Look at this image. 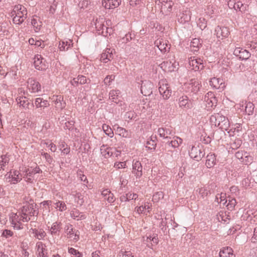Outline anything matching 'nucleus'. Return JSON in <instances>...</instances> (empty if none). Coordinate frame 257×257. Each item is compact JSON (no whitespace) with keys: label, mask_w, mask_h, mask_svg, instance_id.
<instances>
[{"label":"nucleus","mask_w":257,"mask_h":257,"mask_svg":"<svg viewBox=\"0 0 257 257\" xmlns=\"http://www.w3.org/2000/svg\"><path fill=\"white\" fill-rule=\"evenodd\" d=\"M210 120L212 124L219 127L222 130L227 131L229 128L230 123L228 118L220 113L212 114L210 116Z\"/></svg>","instance_id":"nucleus-1"},{"label":"nucleus","mask_w":257,"mask_h":257,"mask_svg":"<svg viewBox=\"0 0 257 257\" xmlns=\"http://www.w3.org/2000/svg\"><path fill=\"white\" fill-rule=\"evenodd\" d=\"M189 156L194 160L199 162L205 155L204 147L201 145H194L189 151Z\"/></svg>","instance_id":"nucleus-2"},{"label":"nucleus","mask_w":257,"mask_h":257,"mask_svg":"<svg viewBox=\"0 0 257 257\" xmlns=\"http://www.w3.org/2000/svg\"><path fill=\"white\" fill-rule=\"evenodd\" d=\"M34 65L38 70L44 71L49 67V64L47 60L41 55L37 54L34 58Z\"/></svg>","instance_id":"nucleus-3"},{"label":"nucleus","mask_w":257,"mask_h":257,"mask_svg":"<svg viewBox=\"0 0 257 257\" xmlns=\"http://www.w3.org/2000/svg\"><path fill=\"white\" fill-rule=\"evenodd\" d=\"M156 4L159 6L161 11L166 15L172 11L173 6L174 5L172 0H156Z\"/></svg>","instance_id":"nucleus-4"},{"label":"nucleus","mask_w":257,"mask_h":257,"mask_svg":"<svg viewBox=\"0 0 257 257\" xmlns=\"http://www.w3.org/2000/svg\"><path fill=\"white\" fill-rule=\"evenodd\" d=\"M159 91L161 95L165 99H168L171 96L172 89L169 84L166 83V80H161L159 81Z\"/></svg>","instance_id":"nucleus-5"},{"label":"nucleus","mask_w":257,"mask_h":257,"mask_svg":"<svg viewBox=\"0 0 257 257\" xmlns=\"http://www.w3.org/2000/svg\"><path fill=\"white\" fill-rule=\"evenodd\" d=\"M179 105L183 109H190L193 107V100L190 99L187 95H183L178 99Z\"/></svg>","instance_id":"nucleus-6"},{"label":"nucleus","mask_w":257,"mask_h":257,"mask_svg":"<svg viewBox=\"0 0 257 257\" xmlns=\"http://www.w3.org/2000/svg\"><path fill=\"white\" fill-rule=\"evenodd\" d=\"M229 34V29L227 27L217 26L215 29V35L218 39L223 40L227 38Z\"/></svg>","instance_id":"nucleus-7"},{"label":"nucleus","mask_w":257,"mask_h":257,"mask_svg":"<svg viewBox=\"0 0 257 257\" xmlns=\"http://www.w3.org/2000/svg\"><path fill=\"white\" fill-rule=\"evenodd\" d=\"M8 182L11 184H16L22 180V175L18 170H11L7 173Z\"/></svg>","instance_id":"nucleus-8"},{"label":"nucleus","mask_w":257,"mask_h":257,"mask_svg":"<svg viewBox=\"0 0 257 257\" xmlns=\"http://www.w3.org/2000/svg\"><path fill=\"white\" fill-rule=\"evenodd\" d=\"M28 88L32 93H37L41 91V85L35 78H29L27 80Z\"/></svg>","instance_id":"nucleus-9"},{"label":"nucleus","mask_w":257,"mask_h":257,"mask_svg":"<svg viewBox=\"0 0 257 257\" xmlns=\"http://www.w3.org/2000/svg\"><path fill=\"white\" fill-rule=\"evenodd\" d=\"M132 173L134 174L137 179H140L143 176V166L140 161L133 160Z\"/></svg>","instance_id":"nucleus-10"},{"label":"nucleus","mask_w":257,"mask_h":257,"mask_svg":"<svg viewBox=\"0 0 257 257\" xmlns=\"http://www.w3.org/2000/svg\"><path fill=\"white\" fill-rule=\"evenodd\" d=\"M96 30L98 34H101L104 36H107L108 30L109 28L104 25V21L102 19L96 20L95 24Z\"/></svg>","instance_id":"nucleus-11"},{"label":"nucleus","mask_w":257,"mask_h":257,"mask_svg":"<svg viewBox=\"0 0 257 257\" xmlns=\"http://www.w3.org/2000/svg\"><path fill=\"white\" fill-rule=\"evenodd\" d=\"M201 84L197 79H192L187 84V89L194 94L197 93L200 89Z\"/></svg>","instance_id":"nucleus-12"},{"label":"nucleus","mask_w":257,"mask_h":257,"mask_svg":"<svg viewBox=\"0 0 257 257\" xmlns=\"http://www.w3.org/2000/svg\"><path fill=\"white\" fill-rule=\"evenodd\" d=\"M113 130L115 131L116 135H118L123 138H130L131 137V132L130 131L119 126L117 124H115L113 126Z\"/></svg>","instance_id":"nucleus-13"},{"label":"nucleus","mask_w":257,"mask_h":257,"mask_svg":"<svg viewBox=\"0 0 257 257\" xmlns=\"http://www.w3.org/2000/svg\"><path fill=\"white\" fill-rule=\"evenodd\" d=\"M217 162L216 155L213 153H209L206 157L205 165L208 169L213 168Z\"/></svg>","instance_id":"nucleus-14"},{"label":"nucleus","mask_w":257,"mask_h":257,"mask_svg":"<svg viewBox=\"0 0 257 257\" xmlns=\"http://www.w3.org/2000/svg\"><path fill=\"white\" fill-rule=\"evenodd\" d=\"M21 212H24L31 218L32 217H37L38 212L37 210H34L33 205H24L20 209Z\"/></svg>","instance_id":"nucleus-15"},{"label":"nucleus","mask_w":257,"mask_h":257,"mask_svg":"<svg viewBox=\"0 0 257 257\" xmlns=\"http://www.w3.org/2000/svg\"><path fill=\"white\" fill-rule=\"evenodd\" d=\"M189 64L192 67L191 69L195 71L202 70L204 67L203 60L200 58L192 60L190 61Z\"/></svg>","instance_id":"nucleus-16"},{"label":"nucleus","mask_w":257,"mask_h":257,"mask_svg":"<svg viewBox=\"0 0 257 257\" xmlns=\"http://www.w3.org/2000/svg\"><path fill=\"white\" fill-rule=\"evenodd\" d=\"M155 44L162 53H165L170 51V45L163 39L157 40L155 42Z\"/></svg>","instance_id":"nucleus-17"},{"label":"nucleus","mask_w":257,"mask_h":257,"mask_svg":"<svg viewBox=\"0 0 257 257\" xmlns=\"http://www.w3.org/2000/svg\"><path fill=\"white\" fill-rule=\"evenodd\" d=\"M158 133L160 137L163 138L164 139H171L170 136H173L174 133L173 130L171 128L160 127L158 128Z\"/></svg>","instance_id":"nucleus-18"},{"label":"nucleus","mask_w":257,"mask_h":257,"mask_svg":"<svg viewBox=\"0 0 257 257\" xmlns=\"http://www.w3.org/2000/svg\"><path fill=\"white\" fill-rule=\"evenodd\" d=\"M191 20V12L189 10L183 11L178 15V21L180 24H184Z\"/></svg>","instance_id":"nucleus-19"},{"label":"nucleus","mask_w":257,"mask_h":257,"mask_svg":"<svg viewBox=\"0 0 257 257\" xmlns=\"http://www.w3.org/2000/svg\"><path fill=\"white\" fill-rule=\"evenodd\" d=\"M202 41L198 38L193 39L191 42V51L194 54H196L198 52L199 49L202 46Z\"/></svg>","instance_id":"nucleus-20"},{"label":"nucleus","mask_w":257,"mask_h":257,"mask_svg":"<svg viewBox=\"0 0 257 257\" xmlns=\"http://www.w3.org/2000/svg\"><path fill=\"white\" fill-rule=\"evenodd\" d=\"M152 86L153 84L151 82H143L141 87L142 93L145 96L150 95L153 92Z\"/></svg>","instance_id":"nucleus-21"},{"label":"nucleus","mask_w":257,"mask_h":257,"mask_svg":"<svg viewBox=\"0 0 257 257\" xmlns=\"http://www.w3.org/2000/svg\"><path fill=\"white\" fill-rule=\"evenodd\" d=\"M113 50L111 49H106L104 52H103L100 56V60L103 63H107L113 59Z\"/></svg>","instance_id":"nucleus-22"},{"label":"nucleus","mask_w":257,"mask_h":257,"mask_svg":"<svg viewBox=\"0 0 257 257\" xmlns=\"http://www.w3.org/2000/svg\"><path fill=\"white\" fill-rule=\"evenodd\" d=\"M113 148L108 146L107 145L103 144L100 148L101 154L104 158H108L113 155L112 152Z\"/></svg>","instance_id":"nucleus-23"},{"label":"nucleus","mask_w":257,"mask_h":257,"mask_svg":"<svg viewBox=\"0 0 257 257\" xmlns=\"http://www.w3.org/2000/svg\"><path fill=\"white\" fill-rule=\"evenodd\" d=\"M62 229V223L60 221L54 222L50 228V233L52 235L59 236Z\"/></svg>","instance_id":"nucleus-24"},{"label":"nucleus","mask_w":257,"mask_h":257,"mask_svg":"<svg viewBox=\"0 0 257 257\" xmlns=\"http://www.w3.org/2000/svg\"><path fill=\"white\" fill-rule=\"evenodd\" d=\"M14 11L16 12V15L21 16V17L27 18V9L22 5H16L14 6Z\"/></svg>","instance_id":"nucleus-25"},{"label":"nucleus","mask_w":257,"mask_h":257,"mask_svg":"<svg viewBox=\"0 0 257 257\" xmlns=\"http://www.w3.org/2000/svg\"><path fill=\"white\" fill-rule=\"evenodd\" d=\"M157 136H152L150 140H148L146 143V148L150 150L151 152H154L157 146Z\"/></svg>","instance_id":"nucleus-26"},{"label":"nucleus","mask_w":257,"mask_h":257,"mask_svg":"<svg viewBox=\"0 0 257 257\" xmlns=\"http://www.w3.org/2000/svg\"><path fill=\"white\" fill-rule=\"evenodd\" d=\"M101 195L108 203H112L115 200L113 194L108 189H104L101 192Z\"/></svg>","instance_id":"nucleus-27"},{"label":"nucleus","mask_w":257,"mask_h":257,"mask_svg":"<svg viewBox=\"0 0 257 257\" xmlns=\"http://www.w3.org/2000/svg\"><path fill=\"white\" fill-rule=\"evenodd\" d=\"M70 216L73 219L77 220H83L86 218V215L77 209H74L71 211Z\"/></svg>","instance_id":"nucleus-28"},{"label":"nucleus","mask_w":257,"mask_h":257,"mask_svg":"<svg viewBox=\"0 0 257 257\" xmlns=\"http://www.w3.org/2000/svg\"><path fill=\"white\" fill-rule=\"evenodd\" d=\"M23 172L25 173V176L24 178H27L28 176L30 177L33 178L34 177V175L36 174L39 173H42V171L41 169L39 168L38 166H37L35 168H34L32 170H30L29 168L28 169H25Z\"/></svg>","instance_id":"nucleus-29"},{"label":"nucleus","mask_w":257,"mask_h":257,"mask_svg":"<svg viewBox=\"0 0 257 257\" xmlns=\"http://www.w3.org/2000/svg\"><path fill=\"white\" fill-rule=\"evenodd\" d=\"M35 105L37 108H45L50 105L48 100H44L43 98L38 97L35 99Z\"/></svg>","instance_id":"nucleus-30"},{"label":"nucleus","mask_w":257,"mask_h":257,"mask_svg":"<svg viewBox=\"0 0 257 257\" xmlns=\"http://www.w3.org/2000/svg\"><path fill=\"white\" fill-rule=\"evenodd\" d=\"M120 94V92L119 90H111L109 93V99H110L112 101L117 104L119 101L118 97Z\"/></svg>","instance_id":"nucleus-31"},{"label":"nucleus","mask_w":257,"mask_h":257,"mask_svg":"<svg viewBox=\"0 0 257 257\" xmlns=\"http://www.w3.org/2000/svg\"><path fill=\"white\" fill-rule=\"evenodd\" d=\"M16 100L18 103L20 104V106H22L24 108H29L30 103L26 97L20 96L17 97Z\"/></svg>","instance_id":"nucleus-32"},{"label":"nucleus","mask_w":257,"mask_h":257,"mask_svg":"<svg viewBox=\"0 0 257 257\" xmlns=\"http://www.w3.org/2000/svg\"><path fill=\"white\" fill-rule=\"evenodd\" d=\"M232 252H233V250L230 247L227 246L223 247L219 252V257H228L231 255Z\"/></svg>","instance_id":"nucleus-33"},{"label":"nucleus","mask_w":257,"mask_h":257,"mask_svg":"<svg viewBox=\"0 0 257 257\" xmlns=\"http://www.w3.org/2000/svg\"><path fill=\"white\" fill-rule=\"evenodd\" d=\"M135 36L136 35L135 33H133L132 31L128 32L124 35V36L121 38L120 40L122 43L126 44L128 42H130L132 40L134 39L135 38Z\"/></svg>","instance_id":"nucleus-34"},{"label":"nucleus","mask_w":257,"mask_h":257,"mask_svg":"<svg viewBox=\"0 0 257 257\" xmlns=\"http://www.w3.org/2000/svg\"><path fill=\"white\" fill-rule=\"evenodd\" d=\"M64 232L68 235V237L71 238L74 234V229L73 227V225L70 223H66L64 226Z\"/></svg>","instance_id":"nucleus-35"},{"label":"nucleus","mask_w":257,"mask_h":257,"mask_svg":"<svg viewBox=\"0 0 257 257\" xmlns=\"http://www.w3.org/2000/svg\"><path fill=\"white\" fill-rule=\"evenodd\" d=\"M245 112L246 114L250 115H252L253 113L254 105L252 102L250 101L245 102Z\"/></svg>","instance_id":"nucleus-36"},{"label":"nucleus","mask_w":257,"mask_h":257,"mask_svg":"<svg viewBox=\"0 0 257 257\" xmlns=\"http://www.w3.org/2000/svg\"><path fill=\"white\" fill-rule=\"evenodd\" d=\"M32 229L33 233L35 234V236L39 239H43L46 235V233L43 229L38 230L36 228H34Z\"/></svg>","instance_id":"nucleus-37"},{"label":"nucleus","mask_w":257,"mask_h":257,"mask_svg":"<svg viewBox=\"0 0 257 257\" xmlns=\"http://www.w3.org/2000/svg\"><path fill=\"white\" fill-rule=\"evenodd\" d=\"M31 25L33 26L35 32H38L41 28L42 22L41 21L38 22L36 19L34 18L31 19Z\"/></svg>","instance_id":"nucleus-38"},{"label":"nucleus","mask_w":257,"mask_h":257,"mask_svg":"<svg viewBox=\"0 0 257 257\" xmlns=\"http://www.w3.org/2000/svg\"><path fill=\"white\" fill-rule=\"evenodd\" d=\"M76 174L77 177H79V179L81 181H83L85 183L84 185H85L87 186V184H88V181L87 179L86 176L85 175H84L83 171H82L81 169H78L77 171Z\"/></svg>","instance_id":"nucleus-39"},{"label":"nucleus","mask_w":257,"mask_h":257,"mask_svg":"<svg viewBox=\"0 0 257 257\" xmlns=\"http://www.w3.org/2000/svg\"><path fill=\"white\" fill-rule=\"evenodd\" d=\"M225 130H222L221 129L216 130L212 136L213 139H215L216 141H219L222 138V136L225 135Z\"/></svg>","instance_id":"nucleus-40"},{"label":"nucleus","mask_w":257,"mask_h":257,"mask_svg":"<svg viewBox=\"0 0 257 257\" xmlns=\"http://www.w3.org/2000/svg\"><path fill=\"white\" fill-rule=\"evenodd\" d=\"M102 129L105 134L108 137L111 138L113 137V130H112V128L108 125L103 124L102 125Z\"/></svg>","instance_id":"nucleus-41"},{"label":"nucleus","mask_w":257,"mask_h":257,"mask_svg":"<svg viewBox=\"0 0 257 257\" xmlns=\"http://www.w3.org/2000/svg\"><path fill=\"white\" fill-rule=\"evenodd\" d=\"M55 208L58 209L59 211L63 212L67 209V206L65 202L62 201H58L55 203Z\"/></svg>","instance_id":"nucleus-42"},{"label":"nucleus","mask_w":257,"mask_h":257,"mask_svg":"<svg viewBox=\"0 0 257 257\" xmlns=\"http://www.w3.org/2000/svg\"><path fill=\"white\" fill-rule=\"evenodd\" d=\"M167 219L166 218H165L164 220L162 219L160 224V227H161V229L164 234H169V230H167L168 226H167Z\"/></svg>","instance_id":"nucleus-43"},{"label":"nucleus","mask_w":257,"mask_h":257,"mask_svg":"<svg viewBox=\"0 0 257 257\" xmlns=\"http://www.w3.org/2000/svg\"><path fill=\"white\" fill-rule=\"evenodd\" d=\"M71 42L61 41L59 43V48L60 51H67L70 47Z\"/></svg>","instance_id":"nucleus-44"},{"label":"nucleus","mask_w":257,"mask_h":257,"mask_svg":"<svg viewBox=\"0 0 257 257\" xmlns=\"http://www.w3.org/2000/svg\"><path fill=\"white\" fill-rule=\"evenodd\" d=\"M251 56V54L248 51L243 49L242 51L240 53V54L238 58L239 59L243 60H247Z\"/></svg>","instance_id":"nucleus-45"},{"label":"nucleus","mask_w":257,"mask_h":257,"mask_svg":"<svg viewBox=\"0 0 257 257\" xmlns=\"http://www.w3.org/2000/svg\"><path fill=\"white\" fill-rule=\"evenodd\" d=\"M75 121L73 120H70L65 123L64 126V129H68L70 131H72L75 130V131L77 130V128L74 127Z\"/></svg>","instance_id":"nucleus-46"},{"label":"nucleus","mask_w":257,"mask_h":257,"mask_svg":"<svg viewBox=\"0 0 257 257\" xmlns=\"http://www.w3.org/2000/svg\"><path fill=\"white\" fill-rule=\"evenodd\" d=\"M197 26L201 30H204L207 27V21L204 18H199L197 22Z\"/></svg>","instance_id":"nucleus-47"},{"label":"nucleus","mask_w":257,"mask_h":257,"mask_svg":"<svg viewBox=\"0 0 257 257\" xmlns=\"http://www.w3.org/2000/svg\"><path fill=\"white\" fill-rule=\"evenodd\" d=\"M108 6L110 9L117 8L121 4V0H107Z\"/></svg>","instance_id":"nucleus-48"},{"label":"nucleus","mask_w":257,"mask_h":257,"mask_svg":"<svg viewBox=\"0 0 257 257\" xmlns=\"http://www.w3.org/2000/svg\"><path fill=\"white\" fill-rule=\"evenodd\" d=\"M164 193L162 191H158L156 192L153 196V201L158 202L161 199L164 198Z\"/></svg>","instance_id":"nucleus-49"},{"label":"nucleus","mask_w":257,"mask_h":257,"mask_svg":"<svg viewBox=\"0 0 257 257\" xmlns=\"http://www.w3.org/2000/svg\"><path fill=\"white\" fill-rule=\"evenodd\" d=\"M68 252L71 254L75 255L76 257H83L82 252L73 247H68Z\"/></svg>","instance_id":"nucleus-50"},{"label":"nucleus","mask_w":257,"mask_h":257,"mask_svg":"<svg viewBox=\"0 0 257 257\" xmlns=\"http://www.w3.org/2000/svg\"><path fill=\"white\" fill-rule=\"evenodd\" d=\"M206 101L208 105V107H213L216 106L217 103V99L216 97L212 98L206 99Z\"/></svg>","instance_id":"nucleus-51"},{"label":"nucleus","mask_w":257,"mask_h":257,"mask_svg":"<svg viewBox=\"0 0 257 257\" xmlns=\"http://www.w3.org/2000/svg\"><path fill=\"white\" fill-rule=\"evenodd\" d=\"M25 19V18H23L21 17V16L16 15L13 17V21L14 23L15 24L21 25L24 22Z\"/></svg>","instance_id":"nucleus-52"},{"label":"nucleus","mask_w":257,"mask_h":257,"mask_svg":"<svg viewBox=\"0 0 257 257\" xmlns=\"http://www.w3.org/2000/svg\"><path fill=\"white\" fill-rule=\"evenodd\" d=\"M1 159H2V161H1L2 163L0 164V171L1 170H4L5 166H6V164H8L9 162V160L7 159V158H6V155H2Z\"/></svg>","instance_id":"nucleus-53"},{"label":"nucleus","mask_w":257,"mask_h":257,"mask_svg":"<svg viewBox=\"0 0 257 257\" xmlns=\"http://www.w3.org/2000/svg\"><path fill=\"white\" fill-rule=\"evenodd\" d=\"M209 83L211 86L216 89H218L219 87V79L218 78L215 77L211 78Z\"/></svg>","instance_id":"nucleus-54"},{"label":"nucleus","mask_w":257,"mask_h":257,"mask_svg":"<svg viewBox=\"0 0 257 257\" xmlns=\"http://www.w3.org/2000/svg\"><path fill=\"white\" fill-rule=\"evenodd\" d=\"M115 77L114 75H107L103 80L104 83L105 85H110L112 81L114 80Z\"/></svg>","instance_id":"nucleus-55"},{"label":"nucleus","mask_w":257,"mask_h":257,"mask_svg":"<svg viewBox=\"0 0 257 257\" xmlns=\"http://www.w3.org/2000/svg\"><path fill=\"white\" fill-rule=\"evenodd\" d=\"M237 202L235 198H232L231 200H229V202L227 204L226 206L228 209L232 210L234 209L235 205H236Z\"/></svg>","instance_id":"nucleus-56"},{"label":"nucleus","mask_w":257,"mask_h":257,"mask_svg":"<svg viewBox=\"0 0 257 257\" xmlns=\"http://www.w3.org/2000/svg\"><path fill=\"white\" fill-rule=\"evenodd\" d=\"M55 104L56 105V107L59 108V105H60V103H61L63 100V97L61 95H57L56 96H53Z\"/></svg>","instance_id":"nucleus-57"},{"label":"nucleus","mask_w":257,"mask_h":257,"mask_svg":"<svg viewBox=\"0 0 257 257\" xmlns=\"http://www.w3.org/2000/svg\"><path fill=\"white\" fill-rule=\"evenodd\" d=\"M172 65V62L170 61H167L163 62L160 65V67L164 71H168L169 66Z\"/></svg>","instance_id":"nucleus-58"},{"label":"nucleus","mask_w":257,"mask_h":257,"mask_svg":"<svg viewBox=\"0 0 257 257\" xmlns=\"http://www.w3.org/2000/svg\"><path fill=\"white\" fill-rule=\"evenodd\" d=\"M131 196H132V193H128L122 195L120 196L119 199L120 201L122 202H126L131 200Z\"/></svg>","instance_id":"nucleus-59"},{"label":"nucleus","mask_w":257,"mask_h":257,"mask_svg":"<svg viewBox=\"0 0 257 257\" xmlns=\"http://www.w3.org/2000/svg\"><path fill=\"white\" fill-rule=\"evenodd\" d=\"M42 156L45 158L46 162L49 164H51L53 161V159L48 153H42Z\"/></svg>","instance_id":"nucleus-60"},{"label":"nucleus","mask_w":257,"mask_h":257,"mask_svg":"<svg viewBox=\"0 0 257 257\" xmlns=\"http://www.w3.org/2000/svg\"><path fill=\"white\" fill-rule=\"evenodd\" d=\"M14 235V233L12 231L9 229H4L2 232V236L5 237L6 238H8L10 237L13 236Z\"/></svg>","instance_id":"nucleus-61"},{"label":"nucleus","mask_w":257,"mask_h":257,"mask_svg":"<svg viewBox=\"0 0 257 257\" xmlns=\"http://www.w3.org/2000/svg\"><path fill=\"white\" fill-rule=\"evenodd\" d=\"M36 247L37 249V252L38 253L46 249L45 245L42 242L40 241L36 243Z\"/></svg>","instance_id":"nucleus-62"},{"label":"nucleus","mask_w":257,"mask_h":257,"mask_svg":"<svg viewBox=\"0 0 257 257\" xmlns=\"http://www.w3.org/2000/svg\"><path fill=\"white\" fill-rule=\"evenodd\" d=\"M19 216L17 214V213H11L10 216V222H14V221H17L18 223H20L19 221Z\"/></svg>","instance_id":"nucleus-63"},{"label":"nucleus","mask_w":257,"mask_h":257,"mask_svg":"<svg viewBox=\"0 0 257 257\" xmlns=\"http://www.w3.org/2000/svg\"><path fill=\"white\" fill-rule=\"evenodd\" d=\"M125 116L126 118H129L130 119H134L137 116V114L134 111H130L126 112Z\"/></svg>","instance_id":"nucleus-64"}]
</instances>
